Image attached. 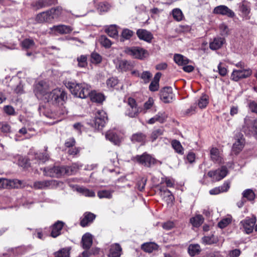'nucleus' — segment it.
<instances>
[{
	"instance_id": "nucleus-1",
	"label": "nucleus",
	"mask_w": 257,
	"mask_h": 257,
	"mask_svg": "<svg viewBox=\"0 0 257 257\" xmlns=\"http://www.w3.org/2000/svg\"><path fill=\"white\" fill-rule=\"evenodd\" d=\"M67 98V94L63 89L56 88L47 94L45 96V100L48 102L60 107L61 110L59 114L64 115L67 113V110L63 106L65 103Z\"/></svg>"
},
{
	"instance_id": "nucleus-2",
	"label": "nucleus",
	"mask_w": 257,
	"mask_h": 257,
	"mask_svg": "<svg viewBox=\"0 0 257 257\" xmlns=\"http://www.w3.org/2000/svg\"><path fill=\"white\" fill-rule=\"evenodd\" d=\"M71 93L81 98H85L90 94V87L85 83H77L75 81H68L65 83Z\"/></svg>"
},
{
	"instance_id": "nucleus-3",
	"label": "nucleus",
	"mask_w": 257,
	"mask_h": 257,
	"mask_svg": "<svg viewBox=\"0 0 257 257\" xmlns=\"http://www.w3.org/2000/svg\"><path fill=\"white\" fill-rule=\"evenodd\" d=\"M132 160L135 162L147 167H151L156 163V160L146 152L141 155L133 157Z\"/></svg>"
},
{
	"instance_id": "nucleus-4",
	"label": "nucleus",
	"mask_w": 257,
	"mask_h": 257,
	"mask_svg": "<svg viewBox=\"0 0 257 257\" xmlns=\"http://www.w3.org/2000/svg\"><path fill=\"white\" fill-rule=\"evenodd\" d=\"M124 53L133 58L142 60L146 57L147 51L140 47H127L124 50Z\"/></svg>"
},
{
	"instance_id": "nucleus-5",
	"label": "nucleus",
	"mask_w": 257,
	"mask_h": 257,
	"mask_svg": "<svg viewBox=\"0 0 257 257\" xmlns=\"http://www.w3.org/2000/svg\"><path fill=\"white\" fill-rule=\"evenodd\" d=\"M49 85L45 81H40L35 84L34 89V92L36 96L38 99H42L43 97L45 99L46 96L49 92Z\"/></svg>"
},
{
	"instance_id": "nucleus-6",
	"label": "nucleus",
	"mask_w": 257,
	"mask_h": 257,
	"mask_svg": "<svg viewBox=\"0 0 257 257\" xmlns=\"http://www.w3.org/2000/svg\"><path fill=\"white\" fill-rule=\"evenodd\" d=\"M244 122L243 131L248 135L252 134L257 139V119H252L249 117L246 116L244 119Z\"/></svg>"
},
{
	"instance_id": "nucleus-7",
	"label": "nucleus",
	"mask_w": 257,
	"mask_h": 257,
	"mask_svg": "<svg viewBox=\"0 0 257 257\" xmlns=\"http://www.w3.org/2000/svg\"><path fill=\"white\" fill-rule=\"evenodd\" d=\"M141 112V108L138 106L135 99L129 97L127 99V107L125 112V115L131 118L136 117Z\"/></svg>"
},
{
	"instance_id": "nucleus-8",
	"label": "nucleus",
	"mask_w": 257,
	"mask_h": 257,
	"mask_svg": "<svg viewBox=\"0 0 257 257\" xmlns=\"http://www.w3.org/2000/svg\"><path fill=\"white\" fill-rule=\"evenodd\" d=\"M252 73V70L249 68L246 69H233L231 74L230 79L234 81L237 82L241 79L250 77Z\"/></svg>"
},
{
	"instance_id": "nucleus-9",
	"label": "nucleus",
	"mask_w": 257,
	"mask_h": 257,
	"mask_svg": "<svg viewBox=\"0 0 257 257\" xmlns=\"http://www.w3.org/2000/svg\"><path fill=\"white\" fill-rule=\"evenodd\" d=\"M255 221V217H246L240 222V228L242 229L246 234H249L253 231L254 228Z\"/></svg>"
},
{
	"instance_id": "nucleus-10",
	"label": "nucleus",
	"mask_w": 257,
	"mask_h": 257,
	"mask_svg": "<svg viewBox=\"0 0 257 257\" xmlns=\"http://www.w3.org/2000/svg\"><path fill=\"white\" fill-rule=\"evenodd\" d=\"M45 170L46 173L52 177H59L62 175H67L68 171L65 166H55L52 168H48Z\"/></svg>"
},
{
	"instance_id": "nucleus-11",
	"label": "nucleus",
	"mask_w": 257,
	"mask_h": 257,
	"mask_svg": "<svg viewBox=\"0 0 257 257\" xmlns=\"http://www.w3.org/2000/svg\"><path fill=\"white\" fill-rule=\"evenodd\" d=\"M227 169L225 166L215 171H210L208 173V176L214 181H218L224 178L227 174Z\"/></svg>"
},
{
	"instance_id": "nucleus-12",
	"label": "nucleus",
	"mask_w": 257,
	"mask_h": 257,
	"mask_svg": "<svg viewBox=\"0 0 257 257\" xmlns=\"http://www.w3.org/2000/svg\"><path fill=\"white\" fill-rule=\"evenodd\" d=\"M175 98L171 87H165L160 92V99L164 103H171Z\"/></svg>"
},
{
	"instance_id": "nucleus-13",
	"label": "nucleus",
	"mask_w": 257,
	"mask_h": 257,
	"mask_svg": "<svg viewBox=\"0 0 257 257\" xmlns=\"http://www.w3.org/2000/svg\"><path fill=\"white\" fill-rule=\"evenodd\" d=\"M58 184V181L56 180H43L35 182L33 184V187L36 189H43L53 188L57 186Z\"/></svg>"
},
{
	"instance_id": "nucleus-14",
	"label": "nucleus",
	"mask_w": 257,
	"mask_h": 257,
	"mask_svg": "<svg viewBox=\"0 0 257 257\" xmlns=\"http://www.w3.org/2000/svg\"><path fill=\"white\" fill-rule=\"evenodd\" d=\"M107 120L106 112L103 110H99L96 112L95 117L94 124L98 128L103 127Z\"/></svg>"
},
{
	"instance_id": "nucleus-15",
	"label": "nucleus",
	"mask_w": 257,
	"mask_h": 257,
	"mask_svg": "<svg viewBox=\"0 0 257 257\" xmlns=\"http://www.w3.org/2000/svg\"><path fill=\"white\" fill-rule=\"evenodd\" d=\"M235 142L233 143L232 151L235 153H238L243 149L245 141L242 134L238 133L235 137Z\"/></svg>"
},
{
	"instance_id": "nucleus-16",
	"label": "nucleus",
	"mask_w": 257,
	"mask_h": 257,
	"mask_svg": "<svg viewBox=\"0 0 257 257\" xmlns=\"http://www.w3.org/2000/svg\"><path fill=\"white\" fill-rule=\"evenodd\" d=\"M213 13L223 16H226L230 18H233L235 16L234 13L227 6L220 5L216 7L213 10Z\"/></svg>"
},
{
	"instance_id": "nucleus-17",
	"label": "nucleus",
	"mask_w": 257,
	"mask_h": 257,
	"mask_svg": "<svg viewBox=\"0 0 257 257\" xmlns=\"http://www.w3.org/2000/svg\"><path fill=\"white\" fill-rule=\"evenodd\" d=\"M160 191L161 192V196L167 202V204H172L174 200V197L171 192L163 186L160 187Z\"/></svg>"
},
{
	"instance_id": "nucleus-18",
	"label": "nucleus",
	"mask_w": 257,
	"mask_h": 257,
	"mask_svg": "<svg viewBox=\"0 0 257 257\" xmlns=\"http://www.w3.org/2000/svg\"><path fill=\"white\" fill-rule=\"evenodd\" d=\"M50 10L43 12L38 14L36 16V21L38 23L51 22L53 21Z\"/></svg>"
},
{
	"instance_id": "nucleus-19",
	"label": "nucleus",
	"mask_w": 257,
	"mask_h": 257,
	"mask_svg": "<svg viewBox=\"0 0 257 257\" xmlns=\"http://www.w3.org/2000/svg\"><path fill=\"white\" fill-rule=\"evenodd\" d=\"M137 35L140 40L148 43H150L153 39V34L150 32L145 29L138 30Z\"/></svg>"
},
{
	"instance_id": "nucleus-20",
	"label": "nucleus",
	"mask_w": 257,
	"mask_h": 257,
	"mask_svg": "<svg viewBox=\"0 0 257 257\" xmlns=\"http://www.w3.org/2000/svg\"><path fill=\"white\" fill-rule=\"evenodd\" d=\"M105 138L115 145H119L121 141V138L113 130L107 131L105 134Z\"/></svg>"
},
{
	"instance_id": "nucleus-21",
	"label": "nucleus",
	"mask_w": 257,
	"mask_h": 257,
	"mask_svg": "<svg viewBox=\"0 0 257 257\" xmlns=\"http://www.w3.org/2000/svg\"><path fill=\"white\" fill-rule=\"evenodd\" d=\"M51 30L53 32H57L60 34H66L71 33L73 29L69 26L59 25L54 26L51 28Z\"/></svg>"
},
{
	"instance_id": "nucleus-22",
	"label": "nucleus",
	"mask_w": 257,
	"mask_h": 257,
	"mask_svg": "<svg viewBox=\"0 0 257 257\" xmlns=\"http://www.w3.org/2000/svg\"><path fill=\"white\" fill-rule=\"evenodd\" d=\"M116 67L117 69H119L121 71H126L132 69L134 67V64L130 61L125 60H120L118 61Z\"/></svg>"
},
{
	"instance_id": "nucleus-23",
	"label": "nucleus",
	"mask_w": 257,
	"mask_h": 257,
	"mask_svg": "<svg viewBox=\"0 0 257 257\" xmlns=\"http://www.w3.org/2000/svg\"><path fill=\"white\" fill-rule=\"evenodd\" d=\"M96 216L92 213L91 212H85L82 218L80 221V225L82 227H85L89 224L92 223L95 219Z\"/></svg>"
},
{
	"instance_id": "nucleus-24",
	"label": "nucleus",
	"mask_w": 257,
	"mask_h": 257,
	"mask_svg": "<svg viewBox=\"0 0 257 257\" xmlns=\"http://www.w3.org/2000/svg\"><path fill=\"white\" fill-rule=\"evenodd\" d=\"M64 222L57 221L52 226L51 235L53 237H56L61 234V231L64 226Z\"/></svg>"
},
{
	"instance_id": "nucleus-25",
	"label": "nucleus",
	"mask_w": 257,
	"mask_h": 257,
	"mask_svg": "<svg viewBox=\"0 0 257 257\" xmlns=\"http://www.w3.org/2000/svg\"><path fill=\"white\" fill-rule=\"evenodd\" d=\"M81 243L82 247L88 249L92 244V236L89 233H85L82 237Z\"/></svg>"
},
{
	"instance_id": "nucleus-26",
	"label": "nucleus",
	"mask_w": 257,
	"mask_h": 257,
	"mask_svg": "<svg viewBox=\"0 0 257 257\" xmlns=\"http://www.w3.org/2000/svg\"><path fill=\"white\" fill-rule=\"evenodd\" d=\"M121 247L118 243H115L110 246L108 257H120L121 254Z\"/></svg>"
},
{
	"instance_id": "nucleus-27",
	"label": "nucleus",
	"mask_w": 257,
	"mask_h": 257,
	"mask_svg": "<svg viewBox=\"0 0 257 257\" xmlns=\"http://www.w3.org/2000/svg\"><path fill=\"white\" fill-rule=\"evenodd\" d=\"M225 41L224 38L221 37L214 38L212 42L209 43V47L211 50H215L220 48Z\"/></svg>"
},
{
	"instance_id": "nucleus-28",
	"label": "nucleus",
	"mask_w": 257,
	"mask_h": 257,
	"mask_svg": "<svg viewBox=\"0 0 257 257\" xmlns=\"http://www.w3.org/2000/svg\"><path fill=\"white\" fill-rule=\"evenodd\" d=\"M90 96V99L92 102L96 103H101L104 99V96L100 93H97L95 91L91 92L90 90V94L88 95Z\"/></svg>"
},
{
	"instance_id": "nucleus-29",
	"label": "nucleus",
	"mask_w": 257,
	"mask_h": 257,
	"mask_svg": "<svg viewBox=\"0 0 257 257\" xmlns=\"http://www.w3.org/2000/svg\"><path fill=\"white\" fill-rule=\"evenodd\" d=\"M201 247L198 244H191L188 247V252L191 256H194L200 253Z\"/></svg>"
},
{
	"instance_id": "nucleus-30",
	"label": "nucleus",
	"mask_w": 257,
	"mask_h": 257,
	"mask_svg": "<svg viewBox=\"0 0 257 257\" xmlns=\"http://www.w3.org/2000/svg\"><path fill=\"white\" fill-rule=\"evenodd\" d=\"M146 139V136L142 133H137L133 134L131 137V141L133 143H145Z\"/></svg>"
},
{
	"instance_id": "nucleus-31",
	"label": "nucleus",
	"mask_w": 257,
	"mask_h": 257,
	"mask_svg": "<svg viewBox=\"0 0 257 257\" xmlns=\"http://www.w3.org/2000/svg\"><path fill=\"white\" fill-rule=\"evenodd\" d=\"M174 60L178 65L184 66L189 63V59L181 54H176L174 55Z\"/></svg>"
},
{
	"instance_id": "nucleus-32",
	"label": "nucleus",
	"mask_w": 257,
	"mask_h": 257,
	"mask_svg": "<svg viewBox=\"0 0 257 257\" xmlns=\"http://www.w3.org/2000/svg\"><path fill=\"white\" fill-rule=\"evenodd\" d=\"M158 245L154 242L145 243L142 245V249L145 252H152L154 250L158 249Z\"/></svg>"
},
{
	"instance_id": "nucleus-33",
	"label": "nucleus",
	"mask_w": 257,
	"mask_h": 257,
	"mask_svg": "<svg viewBox=\"0 0 257 257\" xmlns=\"http://www.w3.org/2000/svg\"><path fill=\"white\" fill-rule=\"evenodd\" d=\"M210 157L211 160L216 163H220L221 161V158L219 154L218 149L217 148H213L210 150Z\"/></svg>"
},
{
	"instance_id": "nucleus-34",
	"label": "nucleus",
	"mask_w": 257,
	"mask_h": 257,
	"mask_svg": "<svg viewBox=\"0 0 257 257\" xmlns=\"http://www.w3.org/2000/svg\"><path fill=\"white\" fill-rule=\"evenodd\" d=\"M203 220V217L201 215H197L191 218L190 221L193 226L197 227L202 224Z\"/></svg>"
},
{
	"instance_id": "nucleus-35",
	"label": "nucleus",
	"mask_w": 257,
	"mask_h": 257,
	"mask_svg": "<svg viewBox=\"0 0 257 257\" xmlns=\"http://www.w3.org/2000/svg\"><path fill=\"white\" fill-rule=\"evenodd\" d=\"M82 166V164L79 163H74L71 166H65L68 171L67 175H70L75 174Z\"/></svg>"
},
{
	"instance_id": "nucleus-36",
	"label": "nucleus",
	"mask_w": 257,
	"mask_h": 257,
	"mask_svg": "<svg viewBox=\"0 0 257 257\" xmlns=\"http://www.w3.org/2000/svg\"><path fill=\"white\" fill-rule=\"evenodd\" d=\"M105 32L111 37L116 38L118 36V31L116 25H112L107 27L105 30Z\"/></svg>"
},
{
	"instance_id": "nucleus-37",
	"label": "nucleus",
	"mask_w": 257,
	"mask_h": 257,
	"mask_svg": "<svg viewBox=\"0 0 257 257\" xmlns=\"http://www.w3.org/2000/svg\"><path fill=\"white\" fill-rule=\"evenodd\" d=\"M77 190L78 192L86 197H93L95 195V192L93 191L87 189L85 187H78L77 188Z\"/></svg>"
},
{
	"instance_id": "nucleus-38",
	"label": "nucleus",
	"mask_w": 257,
	"mask_h": 257,
	"mask_svg": "<svg viewBox=\"0 0 257 257\" xmlns=\"http://www.w3.org/2000/svg\"><path fill=\"white\" fill-rule=\"evenodd\" d=\"M171 145L175 152L180 155L184 153V149L179 141L174 140L171 142Z\"/></svg>"
},
{
	"instance_id": "nucleus-39",
	"label": "nucleus",
	"mask_w": 257,
	"mask_h": 257,
	"mask_svg": "<svg viewBox=\"0 0 257 257\" xmlns=\"http://www.w3.org/2000/svg\"><path fill=\"white\" fill-rule=\"evenodd\" d=\"M240 11L242 13V16L246 19H248L249 17L248 15L250 13L249 6L245 3L242 2L239 7Z\"/></svg>"
},
{
	"instance_id": "nucleus-40",
	"label": "nucleus",
	"mask_w": 257,
	"mask_h": 257,
	"mask_svg": "<svg viewBox=\"0 0 257 257\" xmlns=\"http://www.w3.org/2000/svg\"><path fill=\"white\" fill-rule=\"evenodd\" d=\"M111 8V5L107 2L99 3L97 6V10L100 13L107 12Z\"/></svg>"
},
{
	"instance_id": "nucleus-41",
	"label": "nucleus",
	"mask_w": 257,
	"mask_h": 257,
	"mask_svg": "<svg viewBox=\"0 0 257 257\" xmlns=\"http://www.w3.org/2000/svg\"><path fill=\"white\" fill-rule=\"evenodd\" d=\"M54 254L55 257H70V249L68 247L63 248Z\"/></svg>"
},
{
	"instance_id": "nucleus-42",
	"label": "nucleus",
	"mask_w": 257,
	"mask_h": 257,
	"mask_svg": "<svg viewBox=\"0 0 257 257\" xmlns=\"http://www.w3.org/2000/svg\"><path fill=\"white\" fill-rule=\"evenodd\" d=\"M209 103V97L205 94H202L198 100V105L200 108L206 107Z\"/></svg>"
},
{
	"instance_id": "nucleus-43",
	"label": "nucleus",
	"mask_w": 257,
	"mask_h": 257,
	"mask_svg": "<svg viewBox=\"0 0 257 257\" xmlns=\"http://www.w3.org/2000/svg\"><path fill=\"white\" fill-rule=\"evenodd\" d=\"M113 191L102 190L99 191L97 193L98 197L100 198L110 199L112 197V193Z\"/></svg>"
},
{
	"instance_id": "nucleus-44",
	"label": "nucleus",
	"mask_w": 257,
	"mask_h": 257,
	"mask_svg": "<svg viewBox=\"0 0 257 257\" xmlns=\"http://www.w3.org/2000/svg\"><path fill=\"white\" fill-rule=\"evenodd\" d=\"M243 198H246L249 201H253L255 198V194L254 192L250 189L245 190L242 193Z\"/></svg>"
},
{
	"instance_id": "nucleus-45",
	"label": "nucleus",
	"mask_w": 257,
	"mask_h": 257,
	"mask_svg": "<svg viewBox=\"0 0 257 257\" xmlns=\"http://www.w3.org/2000/svg\"><path fill=\"white\" fill-rule=\"evenodd\" d=\"M31 7L34 9L39 10L47 7V6L45 0H37L32 3Z\"/></svg>"
},
{
	"instance_id": "nucleus-46",
	"label": "nucleus",
	"mask_w": 257,
	"mask_h": 257,
	"mask_svg": "<svg viewBox=\"0 0 257 257\" xmlns=\"http://www.w3.org/2000/svg\"><path fill=\"white\" fill-rule=\"evenodd\" d=\"M232 220V217L228 215L226 217L221 219L218 223V226L220 228H224L229 224Z\"/></svg>"
},
{
	"instance_id": "nucleus-47",
	"label": "nucleus",
	"mask_w": 257,
	"mask_h": 257,
	"mask_svg": "<svg viewBox=\"0 0 257 257\" xmlns=\"http://www.w3.org/2000/svg\"><path fill=\"white\" fill-rule=\"evenodd\" d=\"M154 104V100L153 98L150 97L148 100L144 103L143 108H141L142 111H143L144 113H146L149 109L153 107Z\"/></svg>"
},
{
	"instance_id": "nucleus-48",
	"label": "nucleus",
	"mask_w": 257,
	"mask_h": 257,
	"mask_svg": "<svg viewBox=\"0 0 257 257\" xmlns=\"http://www.w3.org/2000/svg\"><path fill=\"white\" fill-rule=\"evenodd\" d=\"M173 18L177 21L179 22L182 20L183 15L181 10L179 9H174L172 11Z\"/></svg>"
},
{
	"instance_id": "nucleus-49",
	"label": "nucleus",
	"mask_w": 257,
	"mask_h": 257,
	"mask_svg": "<svg viewBox=\"0 0 257 257\" xmlns=\"http://www.w3.org/2000/svg\"><path fill=\"white\" fill-rule=\"evenodd\" d=\"M134 32L131 30L128 29H124L122 30L121 33V41H124L125 40H129L133 35Z\"/></svg>"
},
{
	"instance_id": "nucleus-50",
	"label": "nucleus",
	"mask_w": 257,
	"mask_h": 257,
	"mask_svg": "<svg viewBox=\"0 0 257 257\" xmlns=\"http://www.w3.org/2000/svg\"><path fill=\"white\" fill-rule=\"evenodd\" d=\"M78 66L80 68H85L87 66V57L82 55L77 57Z\"/></svg>"
},
{
	"instance_id": "nucleus-51",
	"label": "nucleus",
	"mask_w": 257,
	"mask_h": 257,
	"mask_svg": "<svg viewBox=\"0 0 257 257\" xmlns=\"http://www.w3.org/2000/svg\"><path fill=\"white\" fill-rule=\"evenodd\" d=\"M52 16L53 17V20L58 18L62 13V8L60 7H58L55 8H52L50 10Z\"/></svg>"
},
{
	"instance_id": "nucleus-52",
	"label": "nucleus",
	"mask_w": 257,
	"mask_h": 257,
	"mask_svg": "<svg viewBox=\"0 0 257 257\" xmlns=\"http://www.w3.org/2000/svg\"><path fill=\"white\" fill-rule=\"evenodd\" d=\"M202 242L207 244H211L216 242L217 239L213 235L205 236L202 238Z\"/></svg>"
},
{
	"instance_id": "nucleus-53",
	"label": "nucleus",
	"mask_w": 257,
	"mask_h": 257,
	"mask_svg": "<svg viewBox=\"0 0 257 257\" xmlns=\"http://www.w3.org/2000/svg\"><path fill=\"white\" fill-rule=\"evenodd\" d=\"M35 45V43L32 39H26L22 42V46L24 48L30 49L33 48Z\"/></svg>"
},
{
	"instance_id": "nucleus-54",
	"label": "nucleus",
	"mask_w": 257,
	"mask_h": 257,
	"mask_svg": "<svg viewBox=\"0 0 257 257\" xmlns=\"http://www.w3.org/2000/svg\"><path fill=\"white\" fill-rule=\"evenodd\" d=\"M157 118V120L160 123L164 122L168 117V114L163 111L159 112L156 115H155Z\"/></svg>"
},
{
	"instance_id": "nucleus-55",
	"label": "nucleus",
	"mask_w": 257,
	"mask_h": 257,
	"mask_svg": "<svg viewBox=\"0 0 257 257\" xmlns=\"http://www.w3.org/2000/svg\"><path fill=\"white\" fill-rule=\"evenodd\" d=\"M152 75L149 71H145L141 74L140 78L143 80L145 83L149 82Z\"/></svg>"
},
{
	"instance_id": "nucleus-56",
	"label": "nucleus",
	"mask_w": 257,
	"mask_h": 257,
	"mask_svg": "<svg viewBox=\"0 0 257 257\" xmlns=\"http://www.w3.org/2000/svg\"><path fill=\"white\" fill-rule=\"evenodd\" d=\"M101 44L105 48H109L111 46V42L106 36H102L100 38Z\"/></svg>"
},
{
	"instance_id": "nucleus-57",
	"label": "nucleus",
	"mask_w": 257,
	"mask_h": 257,
	"mask_svg": "<svg viewBox=\"0 0 257 257\" xmlns=\"http://www.w3.org/2000/svg\"><path fill=\"white\" fill-rule=\"evenodd\" d=\"M99 251V249L98 248L92 249L91 250L88 249H85L82 253L81 255L82 257H89L92 254H94L95 253H97Z\"/></svg>"
},
{
	"instance_id": "nucleus-58",
	"label": "nucleus",
	"mask_w": 257,
	"mask_h": 257,
	"mask_svg": "<svg viewBox=\"0 0 257 257\" xmlns=\"http://www.w3.org/2000/svg\"><path fill=\"white\" fill-rule=\"evenodd\" d=\"M10 181L9 185L14 188H19L22 186L23 184L22 181L18 179L9 180Z\"/></svg>"
},
{
	"instance_id": "nucleus-59",
	"label": "nucleus",
	"mask_w": 257,
	"mask_h": 257,
	"mask_svg": "<svg viewBox=\"0 0 257 257\" xmlns=\"http://www.w3.org/2000/svg\"><path fill=\"white\" fill-rule=\"evenodd\" d=\"M118 83V79L116 77H111L106 81V85L108 87L113 88Z\"/></svg>"
},
{
	"instance_id": "nucleus-60",
	"label": "nucleus",
	"mask_w": 257,
	"mask_h": 257,
	"mask_svg": "<svg viewBox=\"0 0 257 257\" xmlns=\"http://www.w3.org/2000/svg\"><path fill=\"white\" fill-rule=\"evenodd\" d=\"M163 134V131L161 129H157L154 131L152 134L151 138L152 139V141L153 142L156 140L159 136H161Z\"/></svg>"
},
{
	"instance_id": "nucleus-61",
	"label": "nucleus",
	"mask_w": 257,
	"mask_h": 257,
	"mask_svg": "<svg viewBox=\"0 0 257 257\" xmlns=\"http://www.w3.org/2000/svg\"><path fill=\"white\" fill-rule=\"evenodd\" d=\"M91 57L92 63H99L101 61V56L97 53H92Z\"/></svg>"
},
{
	"instance_id": "nucleus-62",
	"label": "nucleus",
	"mask_w": 257,
	"mask_h": 257,
	"mask_svg": "<svg viewBox=\"0 0 257 257\" xmlns=\"http://www.w3.org/2000/svg\"><path fill=\"white\" fill-rule=\"evenodd\" d=\"M241 253V251L239 249H234L229 251L228 257H238Z\"/></svg>"
},
{
	"instance_id": "nucleus-63",
	"label": "nucleus",
	"mask_w": 257,
	"mask_h": 257,
	"mask_svg": "<svg viewBox=\"0 0 257 257\" xmlns=\"http://www.w3.org/2000/svg\"><path fill=\"white\" fill-rule=\"evenodd\" d=\"M175 226V224L174 222L171 221H168L166 222H164L162 224V227L164 229L169 230L173 228H174Z\"/></svg>"
},
{
	"instance_id": "nucleus-64",
	"label": "nucleus",
	"mask_w": 257,
	"mask_h": 257,
	"mask_svg": "<svg viewBox=\"0 0 257 257\" xmlns=\"http://www.w3.org/2000/svg\"><path fill=\"white\" fill-rule=\"evenodd\" d=\"M250 110L254 113H257V102L251 101L248 104Z\"/></svg>"
}]
</instances>
